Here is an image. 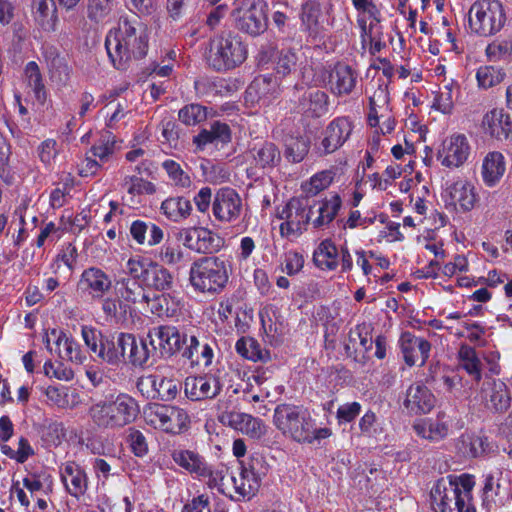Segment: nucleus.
<instances>
[{"mask_svg": "<svg viewBox=\"0 0 512 512\" xmlns=\"http://www.w3.org/2000/svg\"><path fill=\"white\" fill-rule=\"evenodd\" d=\"M459 366L476 382L482 379V361L476 350L468 345H461L458 351Z\"/></svg>", "mask_w": 512, "mask_h": 512, "instance_id": "nucleus-42", "label": "nucleus"}, {"mask_svg": "<svg viewBox=\"0 0 512 512\" xmlns=\"http://www.w3.org/2000/svg\"><path fill=\"white\" fill-rule=\"evenodd\" d=\"M463 453L470 457H480L491 451L488 439L481 435L462 436Z\"/></svg>", "mask_w": 512, "mask_h": 512, "instance_id": "nucleus-51", "label": "nucleus"}, {"mask_svg": "<svg viewBox=\"0 0 512 512\" xmlns=\"http://www.w3.org/2000/svg\"><path fill=\"white\" fill-rule=\"evenodd\" d=\"M486 55L490 61H499L512 54L511 40H495L486 47Z\"/></svg>", "mask_w": 512, "mask_h": 512, "instance_id": "nucleus-64", "label": "nucleus"}, {"mask_svg": "<svg viewBox=\"0 0 512 512\" xmlns=\"http://www.w3.org/2000/svg\"><path fill=\"white\" fill-rule=\"evenodd\" d=\"M235 349L239 355L251 361L264 360L267 352L261 349L260 344L251 337L240 338L235 345Z\"/></svg>", "mask_w": 512, "mask_h": 512, "instance_id": "nucleus-53", "label": "nucleus"}, {"mask_svg": "<svg viewBox=\"0 0 512 512\" xmlns=\"http://www.w3.org/2000/svg\"><path fill=\"white\" fill-rule=\"evenodd\" d=\"M137 387L143 394L146 393L147 397L170 401L177 397L181 381L180 377H175L174 370L167 367L162 369L159 374L141 377Z\"/></svg>", "mask_w": 512, "mask_h": 512, "instance_id": "nucleus-11", "label": "nucleus"}, {"mask_svg": "<svg viewBox=\"0 0 512 512\" xmlns=\"http://www.w3.org/2000/svg\"><path fill=\"white\" fill-rule=\"evenodd\" d=\"M214 217L221 222H232L240 217L242 200L232 188H221L217 191L212 203Z\"/></svg>", "mask_w": 512, "mask_h": 512, "instance_id": "nucleus-16", "label": "nucleus"}, {"mask_svg": "<svg viewBox=\"0 0 512 512\" xmlns=\"http://www.w3.org/2000/svg\"><path fill=\"white\" fill-rule=\"evenodd\" d=\"M441 198L447 208H451L458 213L471 212L479 203V195L475 185L463 178L446 182Z\"/></svg>", "mask_w": 512, "mask_h": 512, "instance_id": "nucleus-10", "label": "nucleus"}, {"mask_svg": "<svg viewBox=\"0 0 512 512\" xmlns=\"http://www.w3.org/2000/svg\"><path fill=\"white\" fill-rule=\"evenodd\" d=\"M117 340L124 363L129 362L134 366H142L149 359L147 344L143 340H137L133 334L120 333Z\"/></svg>", "mask_w": 512, "mask_h": 512, "instance_id": "nucleus-26", "label": "nucleus"}, {"mask_svg": "<svg viewBox=\"0 0 512 512\" xmlns=\"http://www.w3.org/2000/svg\"><path fill=\"white\" fill-rule=\"evenodd\" d=\"M482 128L492 138L508 139L512 134V118L503 108H494L484 115Z\"/></svg>", "mask_w": 512, "mask_h": 512, "instance_id": "nucleus-27", "label": "nucleus"}, {"mask_svg": "<svg viewBox=\"0 0 512 512\" xmlns=\"http://www.w3.org/2000/svg\"><path fill=\"white\" fill-rule=\"evenodd\" d=\"M189 424L190 417L183 408L169 405L165 433L180 434L188 429Z\"/></svg>", "mask_w": 512, "mask_h": 512, "instance_id": "nucleus-50", "label": "nucleus"}, {"mask_svg": "<svg viewBox=\"0 0 512 512\" xmlns=\"http://www.w3.org/2000/svg\"><path fill=\"white\" fill-rule=\"evenodd\" d=\"M130 235L138 245L155 246L163 238V230L154 223H146L142 220H135L130 225Z\"/></svg>", "mask_w": 512, "mask_h": 512, "instance_id": "nucleus-35", "label": "nucleus"}, {"mask_svg": "<svg viewBox=\"0 0 512 512\" xmlns=\"http://www.w3.org/2000/svg\"><path fill=\"white\" fill-rule=\"evenodd\" d=\"M125 273L143 286L166 291L173 286V275L163 265L144 255H132L125 264Z\"/></svg>", "mask_w": 512, "mask_h": 512, "instance_id": "nucleus-7", "label": "nucleus"}, {"mask_svg": "<svg viewBox=\"0 0 512 512\" xmlns=\"http://www.w3.org/2000/svg\"><path fill=\"white\" fill-rule=\"evenodd\" d=\"M277 218L281 220L280 235L292 239L300 236L306 230L310 220L309 211L298 199H291L284 206L278 208Z\"/></svg>", "mask_w": 512, "mask_h": 512, "instance_id": "nucleus-12", "label": "nucleus"}, {"mask_svg": "<svg viewBox=\"0 0 512 512\" xmlns=\"http://www.w3.org/2000/svg\"><path fill=\"white\" fill-rule=\"evenodd\" d=\"M183 355L191 364L207 367L212 363L213 350L207 343L201 344L195 336H190Z\"/></svg>", "mask_w": 512, "mask_h": 512, "instance_id": "nucleus-43", "label": "nucleus"}, {"mask_svg": "<svg viewBox=\"0 0 512 512\" xmlns=\"http://www.w3.org/2000/svg\"><path fill=\"white\" fill-rule=\"evenodd\" d=\"M339 250L331 239L322 240L313 253L315 265L324 271H333L339 266Z\"/></svg>", "mask_w": 512, "mask_h": 512, "instance_id": "nucleus-39", "label": "nucleus"}, {"mask_svg": "<svg viewBox=\"0 0 512 512\" xmlns=\"http://www.w3.org/2000/svg\"><path fill=\"white\" fill-rule=\"evenodd\" d=\"M183 245L198 253H213L223 245V239L205 227H191L182 232Z\"/></svg>", "mask_w": 512, "mask_h": 512, "instance_id": "nucleus-17", "label": "nucleus"}, {"mask_svg": "<svg viewBox=\"0 0 512 512\" xmlns=\"http://www.w3.org/2000/svg\"><path fill=\"white\" fill-rule=\"evenodd\" d=\"M144 305L153 315L158 317H170L174 313V310L169 307V295L167 294L156 295L153 298H149L147 295V301Z\"/></svg>", "mask_w": 512, "mask_h": 512, "instance_id": "nucleus-61", "label": "nucleus"}, {"mask_svg": "<svg viewBox=\"0 0 512 512\" xmlns=\"http://www.w3.org/2000/svg\"><path fill=\"white\" fill-rule=\"evenodd\" d=\"M80 285L93 299H100L111 289L112 280L102 269L90 267L82 272Z\"/></svg>", "mask_w": 512, "mask_h": 512, "instance_id": "nucleus-31", "label": "nucleus"}, {"mask_svg": "<svg viewBox=\"0 0 512 512\" xmlns=\"http://www.w3.org/2000/svg\"><path fill=\"white\" fill-rule=\"evenodd\" d=\"M304 263V256L300 252L294 250L287 251L281 263V271L288 276H294L303 269Z\"/></svg>", "mask_w": 512, "mask_h": 512, "instance_id": "nucleus-63", "label": "nucleus"}, {"mask_svg": "<svg viewBox=\"0 0 512 512\" xmlns=\"http://www.w3.org/2000/svg\"><path fill=\"white\" fill-rule=\"evenodd\" d=\"M32 15L44 31H54L57 23V8L54 0H32Z\"/></svg>", "mask_w": 512, "mask_h": 512, "instance_id": "nucleus-37", "label": "nucleus"}, {"mask_svg": "<svg viewBox=\"0 0 512 512\" xmlns=\"http://www.w3.org/2000/svg\"><path fill=\"white\" fill-rule=\"evenodd\" d=\"M354 129L353 121L346 116L333 119L323 130L317 149L320 155L334 153L350 138Z\"/></svg>", "mask_w": 512, "mask_h": 512, "instance_id": "nucleus-14", "label": "nucleus"}, {"mask_svg": "<svg viewBox=\"0 0 512 512\" xmlns=\"http://www.w3.org/2000/svg\"><path fill=\"white\" fill-rule=\"evenodd\" d=\"M273 424L286 439L302 445L320 443L332 435L331 428L318 426L308 409L300 405H277Z\"/></svg>", "mask_w": 512, "mask_h": 512, "instance_id": "nucleus-2", "label": "nucleus"}, {"mask_svg": "<svg viewBox=\"0 0 512 512\" xmlns=\"http://www.w3.org/2000/svg\"><path fill=\"white\" fill-rule=\"evenodd\" d=\"M229 481L239 496L248 499L258 492L261 484V478L253 466H242L237 475L232 473L229 476Z\"/></svg>", "mask_w": 512, "mask_h": 512, "instance_id": "nucleus-32", "label": "nucleus"}, {"mask_svg": "<svg viewBox=\"0 0 512 512\" xmlns=\"http://www.w3.org/2000/svg\"><path fill=\"white\" fill-rule=\"evenodd\" d=\"M272 58H275L274 70L278 77L284 78L296 71L299 57L296 51L292 49H282L276 51L272 46L263 47L258 53L257 59L260 65H266Z\"/></svg>", "mask_w": 512, "mask_h": 512, "instance_id": "nucleus-18", "label": "nucleus"}, {"mask_svg": "<svg viewBox=\"0 0 512 512\" xmlns=\"http://www.w3.org/2000/svg\"><path fill=\"white\" fill-rule=\"evenodd\" d=\"M178 116L182 123L192 126L204 121L207 118V111L199 104H190L180 109Z\"/></svg>", "mask_w": 512, "mask_h": 512, "instance_id": "nucleus-60", "label": "nucleus"}, {"mask_svg": "<svg viewBox=\"0 0 512 512\" xmlns=\"http://www.w3.org/2000/svg\"><path fill=\"white\" fill-rule=\"evenodd\" d=\"M391 154L396 161L407 162L402 167L409 170V174L414 170L415 165V146L412 142L404 139L403 143L394 145L391 148Z\"/></svg>", "mask_w": 512, "mask_h": 512, "instance_id": "nucleus-58", "label": "nucleus"}, {"mask_svg": "<svg viewBox=\"0 0 512 512\" xmlns=\"http://www.w3.org/2000/svg\"><path fill=\"white\" fill-rule=\"evenodd\" d=\"M253 157L256 165L259 167H273L280 162L281 156L277 147L273 143H264L255 148Z\"/></svg>", "mask_w": 512, "mask_h": 512, "instance_id": "nucleus-54", "label": "nucleus"}, {"mask_svg": "<svg viewBox=\"0 0 512 512\" xmlns=\"http://www.w3.org/2000/svg\"><path fill=\"white\" fill-rule=\"evenodd\" d=\"M456 27L452 20H449L446 16H442L441 20L436 23L435 32L441 40L449 44L450 50L457 48L456 44Z\"/></svg>", "mask_w": 512, "mask_h": 512, "instance_id": "nucleus-62", "label": "nucleus"}, {"mask_svg": "<svg viewBox=\"0 0 512 512\" xmlns=\"http://www.w3.org/2000/svg\"><path fill=\"white\" fill-rule=\"evenodd\" d=\"M460 94V85L454 79H450L435 92L432 108L443 114H451Z\"/></svg>", "mask_w": 512, "mask_h": 512, "instance_id": "nucleus-34", "label": "nucleus"}, {"mask_svg": "<svg viewBox=\"0 0 512 512\" xmlns=\"http://www.w3.org/2000/svg\"><path fill=\"white\" fill-rule=\"evenodd\" d=\"M358 75L350 66L337 63L329 72L328 88L332 94L341 97L352 93Z\"/></svg>", "mask_w": 512, "mask_h": 512, "instance_id": "nucleus-24", "label": "nucleus"}, {"mask_svg": "<svg viewBox=\"0 0 512 512\" xmlns=\"http://www.w3.org/2000/svg\"><path fill=\"white\" fill-rule=\"evenodd\" d=\"M484 393L488 409L503 413L510 408L511 394L504 381L494 379L491 383H488Z\"/></svg>", "mask_w": 512, "mask_h": 512, "instance_id": "nucleus-33", "label": "nucleus"}, {"mask_svg": "<svg viewBox=\"0 0 512 512\" xmlns=\"http://www.w3.org/2000/svg\"><path fill=\"white\" fill-rule=\"evenodd\" d=\"M247 54V47L241 38L228 32L210 39L206 60L214 70L228 71L240 66Z\"/></svg>", "mask_w": 512, "mask_h": 512, "instance_id": "nucleus-6", "label": "nucleus"}, {"mask_svg": "<svg viewBox=\"0 0 512 512\" xmlns=\"http://www.w3.org/2000/svg\"><path fill=\"white\" fill-rule=\"evenodd\" d=\"M150 344L158 348L163 354H173L180 350L185 342L184 336L174 326H159L153 328L149 333Z\"/></svg>", "mask_w": 512, "mask_h": 512, "instance_id": "nucleus-25", "label": "nucleus"}, {"mask_svg": "<svg viewBox=\"0 0 512 512\" xmlns=\"http://www.w3.org/2000/svg\"><path fill=\"white\" fill-rule=\"evenodd\" d=\"M471 147L464 134L454 133L440 144L436 158L443 167L457 169L468 160Z\"/></svg>", "mask_w": 512, "mask_h": 512, "instance_id": "nucleus-13", "label": "nucleus"}, {"mask_svg": "<svg viewBox=\"0 0 512 512\" xmlns=\"http://www.w3.org/2000/svg\"><path fill=\"white\" fill-rule=\"evenodd\" d=\"M229 277V264L218 256H206L194 261L189 271V281L194 290L207 294L220 293Z\"/></svg>", "mask_w": 512, "mask_h": 512, "instance_id": "nucleus-5", "label": "nucleus"}, {"mask_svg": "<svg viewBox=\"0 0 512 512\" xmlns=\"http://www.w3.org/2000/svg\"><path fill=\"white\" fill-rule=\"evenodd\" d=\"M116 0H88L87 17L95 23H106L112 16Z\"/></svg>", "mask_w": 512, "mask_h": 512, "instance_id": "nucleus-48", "label": "nucleus"}, {"mask_svg": "<svg viewBox=\"0 0 512 512\" xmlns=\"http://www.w3.org/2000/svg\"><path fill=\"white\" fill-rule=\"evenodd\" d=\"M341 198L338 194H332L319 202L318 216L313 219L315 227H323L331 223L341 207Z\"/></svg>", "mask_w": 512, "mask_h": 512, "instance_id": "nucleus-45", "label": "nucleus"}, {"mask_svg": "<svg viewBox=\"0 0 512 512\" xmlns=\"http://www.w3.org/2000/svg\"><path fill=\"white\" fill-rule=\"evenodd\" d=\"M369 99L368 123L372 127L380 124L381 117H386L391 111L389 93L386 84H371L366 90Z\"/></svg>", "mask_w": 512, "mask_h": 512, "instance_id": "nucleus-23", "label": "nucleus"}, {"mask_svg": "<svg viewBox=\"0 0 512 512\" xmlns=\"http://www.w3.org/2000/svg\"><path fill=\"white\" fill-rule=\"evenodd\" d=\"M505 23V8L499 0H476L469 9V29L479 36H492L498 33Z\"/></svg>", "mask_w": 512, "mask_h": 512, "instance_id": "nucleus-8", "label": "nucleus"}, {"mask_svg": "<svg viewBox=\"0 0 512 512\" xmlns=\"http://www.w3.org/2000/svg\"><path fill=\"white\" fill-rule=\"evenodd\" d=\"M237 28L251 36L264 33L268 26L267 4L263 0H242L233 11Z\"/></svg>", "mask_w": 512, "mask_h": 512, "instance_id": "nucleus-9", "label": "nucleus"}, {"mask_svg": "<svg viewBox=\"0 0 512 512\" xmlns=\"http://www.w3.org/2000/svg\"><path fill=\"white\" fill-rule=\"evenodd\" d=\"M162 168L166 171L173 185L181 188H188L191 185L189 174L182 169L178 162L167 159L162 163Z\"/></svg>", "mask_w": 512, "mask_h": 512, "instance_id": "nucleus-57", "label": "nucleus"}, {"mask_svg": "<svg viewBox=\"0 0 512 512\" xmlns=\"http://www.w3.org/2000/svg\"><path fill=\"white\" fill-rule=\"evenodd\" d=\"M24 76L37 101L43 104L46 100V89L39 65L35 61L28 62L24 69Z\"/></svg>", "mask_w": 512, "mask_h": 512, "instance_id": "nucleus-46", "label": "nucleus"}, {"mask_svg": "<svg viewBox=\"0 0 512 512\" xmlns=\"http://www.w3.org/2000/svg\"><path fill=\"white\" fill-rule=\"evenodd\" d=\"M506 77L505 71L500 67L492 65H483L476 70L477 86L480 89L493 88L504 81Z\"/></svg>", "mask_w": 512, "mask_h": 512, "instance_id": "nucleus-47", "label": "nucleus"}, {"mask_svg": "<svg viewBox=\"0 0 512 512\" xmlns=\"http://www.w3.org/2000/svg\"><path fill=\"white\" fill-rule=\"evenodd\" d=\"M413 430L417 436L429 440L440 441L448 436L450 425L444 412H439L436 417L418 419L413 424Z\"/></svg>", "mask_w": 512, "mask_h": 512, "instance_id": "nucleus-28", "label": "nucleus"}, {"mask_svg": "<svg viewBox=\"0 0 512 512\" xmlns=\"http://www.w3.org/2000/svg\"><path fill=\"white\" fill-rule=\"evenodd\" d=\"M108 56L117 69H125L132 61L147 55L149 33L147 27L137 20L121 19L105 39Z\"/></svg>", "mask_w": 512, "mask_h": 512, "instance_id": "nucleus-1", "label": "nucleus"}, {"mask_svg": "<svg viewBox=\"0 0 512 512\" xmlns=\"http://www.w3.org/2000/svg\"><path fill=\"white\" fill-rule=\"evenodd\" d=\"M285 146V157L292 163L301 162L309 151V142L303 137H290Z\"/></svg>", "mask_w": 512, "mask_h": 512, "instance_id": "nucleus-56", "label": "nucleus"}, {"mask_svg": "<svg viewBox=\"0 0 512 512\" xmlns=\"http://www.w3.org/2000/svg\"><path fill=\"white\" fill-rule=\"evenodd\" d=\"M97 356L104 362L112 366H119L124 363L119 350L118 340L104 339L100 341V348Z\"/></svg>", "mask_w": 512, "mask_h": 512, "instance_id": "nucleus-55", "label": "nucleus"}, {"mask_svg": "<svg viewBox=\"0 0 512 512\" xmlns=\"http://www.w3.org/2000/svg\"><path fill=\"white\" fill-rule=\"evenodd\" d=\"M475 484V477L467 473L439 479L430 492L433 509L435 512H476Z\"/></svg>", "mask_w": 512, "mask_h": 512, "instance_id": "nucleus-3", "label": "nucleus"}, {"mask_svg": "<svg viewBox=\"0 0 512 512\" xmlns=\"http://www.w3.org/2000/svg\"><path fill=\"white\" fill-rule=\"evenodd\" d=\"M399 344L404 362L409 367L423 366L429 358L431 344L424 338L404 332L400 337Z\"/></svg>", "mask_w": 512, "mask_h": 512, "instance_id": "nucleus-19", "label": "nucleus"}, {"mask_svg": "<svg viewBox=\"0 0 512 512\" xmlns=\"http://www.w3.org/2000/svg\"><path fill=\"white\" fill-rule=\"evenodd\" d=\"M169 405L163 404H149L143 411L145 423L154 429L166 431L167 415Z\"/></svg>", "mask_w": 512, "mask_h": 512, "instance_id": "nucleus-49", "label": "nucleus"}, {"mask_svg": "<svg viewBox=\"0 0 512 512\" xmlns=\"http://www.w3.org/2000/svg\"><path fill=\"white\" fill-rule=\"evenodd\" d=\"M139 414V406L128 394L110 396L94 402L89 417L101 429H120L132 423Z\"/></svg>", "mask_w": 512, "mask_h": 512, "instance_id": "nucleus-4", "label": "nucleus"}, {"mask_svg": "<svg viewBox=\"0 0 512 512\" xmlns=\"http://www.w3.org/2000/svg\"><path fill=\"white\" fill-rule=\"evenodd\" d=\"M219 421L252 439H260L267 432V426L263 420L236 410L223 411L219 415Z\"/></svg>", "mask_w": 512, "mask_h": 512, "instance_id": "nucleus-15", "label": "nucleus"}, {"mask_svg": "<svg viewBox=\"0 0 512 512\" xmlns=\"http://www.w3.org/2000/svg\"><path fill=\"white\" fill-rule=\"evenodd\" d=\"M44 59L52 81L62 83L68 80L70 68L67 60L56 48H47L44 52Z\"/></svg>", "mask_w": 512, "mask_h": 512, "instance_id": "nucleus-40", "label": "nucleus"}, {"mask_svg": "<svg viewBox=\"0 0 512 512\" xmlns=\"http://www.w3.org/2000/svg\"><path fill=\"white\" fill-rule=\"evenodd\" d=\"M72 339L63 330L54 328L46 332L44 342L46 348L51 353L59 355L61 350L65 349Z\"/></svg>", "mask_w": 512, "mask_h": 512, "instance_id": "nucleus-59", "label": "nucleus"}, {"mask_svg": "<svg viewBox=\"0 0 512 512\" xmlns=\"http://www.w3.org/2000/svg\"><path fill=\"white\" fill-rule=\"evenodd\" d=\"M335 176V168L319 171L301 183V190L307 197H314L328 189L334 182Z\"/></svg>", "mask_w": 512, "mask_h": 512, "instance_id": "nucleus-41", "label": "nucleus"}, {"mask_svg": "<svg viewBox=\"0 0 512 512\" xmlns=\"http://www.w3.org/2000/svg\"><path fill=\"white\" fill-rule=\"evenodd\" d=\"M506 173V159L499 151L488 152L481 164V178L485 186H497Z\"/></svg>", "mask_w": 512, "mask_h": 512, "instance_id": "nucleus-30", "label": "nucleus"}, {"mask_svg": "<svg viewBox=\"0 0 512 512\" xmlns=\"http://www.w3.org/2000/svg\"><path fill=\"white\" fill-rule=\"evenodd\" d=\"M174 462L197 477H205L208 474V465L204 458L192 450L179 449L172 453Z\"/></svg>", "mask_w": 512, "mask_h": 512, "instance_id": "nucleus-38", "label": "nucleus"}, {"mask_svg": "<svg viewBox=\"0 0 512 512\" xmlns=\"http://www.w3.org/2000/svg\"><path fill=\"white\" fill-rule=\"evenodd\" d=\"M220 390L219 380L211 374L188 376L184 381V393L192 401L212 399Z\"/></svg>", "mask_w": 512, "mask_h": 512, "instance_id": "nucleus-20", "label": "nucleus"}, {"mask_svg": "<svg viewBox=\"0 0 512 512\" xmlns=\"http://www.w3.org/2000/svg\"><path fill=\"white\" fill-rule=\"evenodd\" d=\"M162 213L173 222H180L190 216L192 205L184 197H170L161 204Z\"/></svg>", "mask_w": 512, "mask_h": 512, "instance_id": "nucleus-44", "label": "nucleus"}, {"mask_svg": "<svg viewBox=\"0 0 512 512\" xmlns=\"http://www.w3.org/2000/svg\"><path fill=\"white\" fill-rule=\"evenodd\" d=\"M351 2L356 11V22L361 31V38L366 41L371 31L382 20V5L376 0H351Z\"/></svg>", "mask_w": 512, "mask_h": 512, "instance_id": "nucleus-21", "label": "nucleus"}, {"mask_svg": "<svg viewBox=\"0 0 512 512\" xmlns=\"http://www.w3.org/2000/svg\"><path fill=\"white\" fill-rule=\"evenodd\" d=\"M436 404V397L428 387L421 383L411 385L406 393L405 407L413 414H427Z\"/></svg>", "mask_w": 512, "mask_h": 512, "instance_id": "nucleus-29", "label": "nucleus"}, {"mask_svg": "<svg viewBox=\"0 0 512 512\" xmlns=\"http://www.w3.org/2000/svg\"><path fill=\"white\" fill-rule=\"evenodd\" d=\"M61 482L65 490L73 497L84 495L88 488L85 470L75 461H66L59 467Z\"/></svg>", "mask_w": 512, "mask_h": 512, "instance_id": "nucleus-22", "label": "nucleus"}, {"mask_svg": "<svg viewBox=\"0 0 512 512\" xmlns=\"http://www.w3.org/2000/svg\"><path fill=\"white\" fill-rule=\"evenodd\" d=\"M24 488L31 498L39 495H49L53 491L54 479L51 473L45 469L28 473L22 480Z\"/></svg>", "mask_w": 512, "mask_h": 512, "instance_id": "nucleus-36", "label": "nucleus"}, {"mask_svg": "<svg viewBox=\"0 0 512 512\" xmlns=\"http://www.w3.org/2000/svg\"><path fill=\"white\" fill-rule=\"evenodd\" d=\"M115 136L110 131H102L91 147L92 154L101 162H107L115 152Z\"/></svg>", "mask_w": 512, "mask_h": 512, "instance_id": "nucleus-52", "label": "nucleus"}]
</instances>
